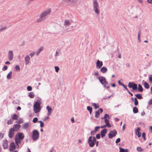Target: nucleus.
<instances>
[{"label":"nucleus","mask_w":152,"mask_h":152,"mask_svg":"<svg viewBox=\"0 0 152 152\" xmlns=\"http://www.w3.org/2000/svg\"><path fill=\"white\" fill-rule=\"evenodd\" d=\"M125 129H126L125 124H124L123 125V126L122 127L123 130L124 131Z\"/></svg>","instance_id":"63"},{"label":"nucleus","mask_w":152,"mask_h":152,"mask_svg":"<svg viewBox=\"0 0 152 152\" xmlns=\"http://www.w3.org/2000/svg\"><path fill=\"white\" fill-rule=\"evenodd\" d=\"M8 141L6 140H4L2 143V146L4 149H7L8 148Z\"/></svg>","instance_id":"14"},{"label":"nucleus","mask_w":152,"mask_h":152,"mask_svg":"<svg viewBox=\"0 0 152 152\" xmlns=\"http://www.w3.org/2000/svg\"><path fill=\"white\" fill-rule=\"evenodd\" d=\"M49 116L50 115L48 116V115H47V116L45 117V118L44 119L43 121H45L46 120L49 119Z\"/></svg>","instance_id":"58"},{"label":"nucleus","mask_w":152,"mask_h":152,"mask_svg":"<svg viewBox=\"0 0 152 152\" xmlns=\"http://www.w3.org/2000/svg\"><path fill=\"white\" fill-rule=\"evenodd\" d=\"M70 24V23L69 20H65L64 21V25L65 26H69Z\"/></svg>","instance_id":"26"},{"label":"nucleus","mask_w":152,"mask_h":152,"mask_svg":"<svg viewBox=\"0 0 152 152\" xmlns=\"http://www.w3.org/2000/svg\"><path fill=\"white\" fill-rule=\"evenodd\" d=\"M152 104V99H151L148 102V104L151 105Z\"/></svg>","instance_id":"62"},{"label":"nucleus","mask_w":152,"mask_h":152,"mask_svg":"<svg viewBox=\"0 0 152 152\" xmlns=\"http://www.w3.org/2000/svg\"><path fill=\"white\" fill-rule=\"evenodd\" d=\"M103 110L102 108H100L98 111L95 112V117L96 118H98L99 116V112L102 113L103 112Z\"/></svg>","instance_id":"17"},{"label":"nucleus","mask_w":152,"mask_h":152,"mask_svg":"<svg viewBox=\"0 0 152 152\" xmlns=\"http://www.w3.org/2000/svg\"><path fill=\"white\" fill-rule=\"evenodd\" d=\"M134 104L135 106H137L138 104V102L137 99V98H134Z\"/></svg>","instance_id":"39"},{"label":"nucleus","mask_w":152,"mask_h":152,"mask_svg":"<svg viewBox=\"0 0 152 152\" xmlns=\"http://www.w3.org/2000/svg\"><path fill=\"white\" fill-rule=\"evenodd\" d=\"M104 122L105 123H107L109 122V121L107 119H105L104 120Z\"/></svg>","instance_id":"64"},{"label":"nucleus","mask_w":152,"mask_h":152,"mask_svg":"<svg viewBox=\"0 0 152 152\" xmlns=\"http://www.w3.org/2000/svg\"><path fill=\"white\" fill-rule=\"evenodd\" d=\"M137 98L139 99H142V97L141 94H137L134 95Z\"/></svg>","instance_id":"28"},{"label":"nucleus","mask_w":152,"mask_h":152,"mask_svg":"<svg viewBox=\"0 0 152 152\" xmlns=\"http://www.w3.org/2000/svg\"><path fill=\"white\" fill-rule=\"evenodd\" d=\"M96 141V139L94 136H91L89 137L88 142L89 146L90 147H92L95 145Z\"/></svg>","instance_id":"5"},{"label":"nucleus","mask_w":152,"mask_h":152,"mask_svg":"<svg viewBox=\"0 0 152 152\" xmlns=\"http://www.w3.org/2000/svg\"><path fill=\"white\" fill-rule=\"evenodd\" d=\"M65 2H66L69 4H74L76 3L77 0H64Z\"/></svg>","instance_id":"20"},{"label":"nucleus","mask_w":152,"mask_h":152,"mask_svg":"<svg viewBox=\"0 0 152 152\" xmlns=\"http://www.w3.org/2000/svg\"><path fill=\"white\" fill-rule=\"evenodd\" d=\"M137 151L139 152H141L142 151V149L140 147H138L137 148Z\"/></svg>","instance_id":"46"},{"label":"nucleus","mask_w":152,"mask_h":152,"mask_svg":"<svg viewBox=\"0 0 152 152\" xmlns=\"http://www.w3.org/2000/svg\"><path fill=\"white\" fill-rule=\"evenodd\" d=\"M39 133L38 131L36 130H34L32 132V138L34 141L37 140L39 137Z\"/></svg>","instance_id":"6"},{"label":"nucleus","mask_w":152,"mask_h":152,"mask_svg":"<svg viewBox=\"0 0 152 152\" xmlns=\"http://www.w3.org/2000/svg\"><path fill=\"white\" fill-rule=\"evenodd\" d=\"M46 109L48 110L47 115H50L52 113V109L48 106L46 107Z\"/></svg>","instance_id":"21"},{"label":"nucleus","mask_w":152,"mask_h":152,"mask_svg":"<svg viewBox=\"0 0 152 152\" xmlns=\"http://www.w3.org/2000/svg\"><path fill=\"white\" fill-rule=\"evenodd\" d=\"M120 140H121V139L120 138H118V139H117L115 141V143H117L118 142H120Z\"/></svg>","instance_id":"56"},{"label":"nucleus","mask_w":152,"mask_h":152,"mask_svg":"<svg viewBox=\"0 0 152 152\" xmlns=\"http://www.w3.org/2000/svg\"><path fill=\"white\" fill-rule=\"evenodd\" d=\"M122 86L126 90H128V89L127 88V86L126 85H125L123 84Z\"/></svg>","instance_id":"61"},{"label":"nucleus","mask_w":152,"mask_h":152,"mask_svg":"<svg viewBox=\"0 0 152 152\" xmlns=\"http://www.w3.org/2000/svg\"><path fill=\"white\" fill-rule=\"evenodd\" d=\"M142 137L143 139L144 140H145V132H143L142 133Z\"/></svg>","instance_id":"54"},{"label":"nucleus","mask_w":152,"mask_h":152,"mask_svg":"<svg viewBox=\"0 0 152 152\" xmlns=\"http://www.w3.org/2000/svg\"><path fill=\"white\" fill-rule=\"evenodd\" d=\"M138 90L140 92H142L143 91V88L141 85L140 84L138 85Z\"/></svg>","instance_id":"30"},{"label":"nucleus","mask_w":152,"mask_h":152,"mask_svg":"<svg viewBox=\"0 0 152 152\" xmlns=\"http://www.w3.org/2000/svg\"><path fill=\"white\" fill-rule=\"evenodd\" d=\"M117 134V132L116 130L114 129L113 131H111L108 134V136L109 138H112L115 136Z\"/></svg>","instance_id":"9"},{"label":"nucleus","mask_w":152,"mask_h":152,"mask_svg":"<svg viewBox=\"0 0 152 152\" xmlns=\"http://www.w3.org/2000/svg\"><path fill=\"white\" fill-rule=\"evenodd\" d=\"M21 140L18 139L16 137H15V141L16 144V147L18 148L19 147H21L23 145V144L21 143Z\"/></svg>","instance_id":"7"},{"label":"nucleus","mask_w":152,"mask_h":152,"mask_svg":"<svg viewBox=\"0 0 152 152\" xmlns=\"http://www.w3.org/2000/svg\"><path fill=\"white\" fill-rule=\"evenodd\" d=\"M149 80L150 83H152V75L149 76Z\"/></svg>","instance_id":"42"},{"label":"nucleus","mask_w":152,"mask_h":152,"mask_svg":"<svg viewBox=\"0 0 152 152\" xmlns=\"http://www.w3.org/2000/svg\"><path fill=\"white\" fill-rule=\"evenodd\" d=\"M92 106L94 107L95 109H97L99 108V106L98 104H96L95 103L92 104Z\"/></svg>","instance_id":"34"},{"label":"nucleus","mask_w":152,"mask_h":152,"mask_svg":"<svg viewBox=\"0 0 152 152\" xmlns=\"http://www.w3.org/2000/svg\"><path fill=\"white\" fill-rule=\"evenodd\" d=\"M7 29L6 27H2L0 28V32L4 30L5 29Z\"/></svg>","instance_id":"53"},{"label":"nucleus","mask_w":152,"mask_h":152,"mask_svg":"<svg viewBox=\"0 0 152 152\" xmlns=\"http://www.w3.org/2000/svg\"><path fill=\"white\" fill-rule=\"evenodd\" d=\"M51 12L50 9H48L43 11L39 16L40 18L37 19V21L38 23L41 22L45 20L48 15Z\"/></svg>","instance_id":"1"},{"label":"nucleus","mask_w":152,"mask_h":152,"mask_svg":"<svg viewBox=\"0 0 152 152\" xmlns=\"http://www.w3.org/2000/svg\"><path fill=\"white\" fill-rule=\"evenodd\" d=\"M103 65V63L102 61L98 60L96 63V66L97 69H100Z\"/></svg>","instance_id":"12"},{"label":"nucleus","mask_w":152,"mask_h":152,"mask_svg":"<svg viewBox=\"0 0 152 152\" xmlns=\"http://www.w3.org/2000/svg\"><path fill=\"white\" fill-rule=\"evenodd\" d=\"M140 128L138 127L136 129L135 131L136 134L138 136V137H141V134L140 132Z\"/></svg>","instance_id":"22"},{"label":"nucleus","mask_w":152,"mask_h":152,"mask_svg":"<svg viewBox=\"0 0 152 152\" xmlns=\"http://www.w3.org/2000/svg\"><path fill=\"white\" fill-rule=\"evenodd\" d=\"M34 94L33 92H30L29 93V96L31 98H33L34 97Z\"/></svg>","instance_id":"35"},{"label":"nucleus","mask_w":152,"mask_h":152,"mask_svg":"<svg viewBox=\"0 0 152 152\" xmlns=\"http://www.w3.org/2000/svg\"><path fill=\"white\" fill-rule=\"evenodd\" d=\"M3 136V134L2 133H0V140H1Z\"/></svg>","instance_id":"60"},{"label":"nucleus","mask_w":152,"mask_h":152,"mask_svg":"<svg viewBox=\"0 0 152 152\" xmlns=\"http://www.w3.org/2000/svg\"><path fill=\"white\" fill-rule=\"evenodd\" d=\"M38 122L40 123V127L41 128H42L44 126V124L41 121H38Z\"/></svg>","instance_id":"36"},{"label":"nucleus","mask_w":152,"mask_h":152,"mask_svg":"<svg viewBox=\"0 0 152 152\" xmlns=\"http://www.w3.org/2000/svg\"><path fill=\"white\" fill-rule=\"evenodd\" d=\"M16 148V145H15L14 142H11L10 144V151H12Z\"/></svg>","instance_id":"15"},{"label":"nucleus","mask_w":152,"mask_h":152,"mask_svg":"<svg viewBox=\"0 0 152 152\" xmlns=\"http://www.w3.org/2000/svg\"><path fill=\"white\" fill-rule=\"evenodd\" d=\"M14 58L13 52L12 50H10L8 53V58L10 61H12Z\"/></svg>","instance_id":"10"},{"label":"nucleus","mask_w":152,"mask_h":152,"mask_svg":"<svg viewBox=\"0 0 152 152\" xmlns=\"http://www.w3.org/2000/svg\"><path fill=\"white\" fill-rule=\"evenodd\" d=\"M35 54V53L34 52H32L29 54V55L31 57V58L33 56L34 54Z\"/></svg>","instance_id":"48"},{"label":"nucleus","mask_w":152,"mask_h":152,"mask_svg":"<svg viewBox=\"0 0 152 152\" xmlns=\"http://www.w3.org/2000/svg\"><path fill=\"white\" fill-rule=\"evenodd\" d=\"M108 118V119H109L110 117L109 115L107 114H105L104 117H103L105 119H107L106 118Z\"/></svg>","instance_id":"47"},{"label":"nucleus","mask_w":152,"mask_h":152,"mask_svg":"<svg viewBox=\"0 0 152 152\" xmlns=\"http://www.w3.org/2000/svg\"><path fill=\"white\" fill-rule=\"evenodd\" d=\"M107 132V130L106 129H104L101 131V135L102 137H103L105 136V134Z\"/></svg>","instance_id":"19"},{"label":"nucleus","mask_w":152,"mask_h":152,"mask_svg":"<svg viewBox=\"0 0 152 152\" xmlns=\"http://www.w3.org/2000/svg\"><path fill=\"white\" fill-rule=\"evenodd\" d=\"M141 31L140 30L138 33V39L139 42H140V36L141 35Z\"/></svg>","instance_id":"38"},{"label":"nucleus","mask_w":152,"mask_h":152,"mask_svg":"<svg viewBox=\"0 0 152 152\" xmlns=\"http://www.w3.org/2000/svg\"><path fill=\"white\" fill-rule=\"evenodd\" d=\"M30 58L29 55H27L25 58V61L26 65H28L30 63Z\"/></svg>","instance_id":"16"},{"label":"nucleus","mask_w":152,"mask_h":152,"mask_svg":"<svg viewBox=\"0 0 152 152\" xmlns=\"http://www.w3.org/2000/svg\"><path fill=\"white\" fill-rule=\"evenodd\" d=\"M7 69V66L5 65L3 67L2 69V70L3 71H4L6 70Z\"/></svg>","instance_id":"51"},{"label":"nucleus","mask_w":152,"mask_h":152,"mask_svg":"<svg viewBox=\"0 0 152 152\" xmlns=\"http://www.w3.org/2000/svg\"><path fill=\"white\" fill-rule=\"evenodd\" d=\"M93 10L96 14L97 15L99 14V6L97 0L93 1Z\"/></svg>","instance_id":"2"},{"label":"nucleus","mask_w":152,"mask_h":152,"mask_svg":"<svg viewBox=\"0 0 152 152\" xmlns=\"http://www.w3.org/2000/svg\"><path fill=\"white\" fill-rule=\"evenodd\" d=\"M18 116L16 114H14L13 115V117H12V118L13 120H17L18 118Z\"/></svg>","instance_id":"37"},{"label":"nucleus","mask_w":152,"mask_h":152,"mask_svg":"<svg viewBox=\"0 0 152 152\" xmlns=\"http://www.w3.org/2000/svg\"><path fill=\"white\" fill-rule=\"evenodd\" d=\"M99 80L101 83L103 85L104 87L108 89L109 88V85L108 82L106 80L105 78L104 77H99Z\"/></svg>","instance_id":"3"},{"label":"nucleus","mask_w":152,"mask_h":152,"mask_svg":"<svg viewBox=\"0 0 152 152\" xmlns=\"http://www.w3.org/2000/svg\"><path fill=\"white\" fill-rule=\"evenodd\" d=\"M100 128V127L99 126H96L95 127V130H94V131H95V132H96L97 131V130L98 129H99Z\"/></svg>","instance_id":"57"},{"label":"nucleus","mask_w":152,"mask_h":152,"mask_svg":"<svg viewBox=\"0 0 152 152\" xmlns=\"http://www.w3.org/2000/svg\"><path fill=\"white\" fill-rule=\"evenodd\" d=\"M38 120V119L37 118V117H35L33 118L32 121L34 123H36L37 122Z\"/></svg>","instance_id":"41"},{"label":"nucleus","mask_w":152,"mask_h":152,"mask_svg":"<svg viewBox=\"0 0 152 152\" xmlns=\"http://www.w3.org/2000/svg\"><path fill=\"white\" fill-rule=\"evenodd\" d=\"M15 68L16 69V70L18 71H20V67L18 65H16L15 66Z\"/></svg>","instance_id":"49"},{"label":"nucleus","mask_w":152,"mask_h":152,"mask_svg":"<svg viewBox=\"0 0 152 152\" xmlns=\"http://www.w3.org/2000/svg\"><path fill=\"white\" fill-rule=\"evenodd\" d=\"M20 126L21 125L19 124H15L13 126V128H14L15 131H17L19 129L20 127Z\"/></svg>","instance_id":"18"},{"label":"nucleus","mask_w":152,"mask_h":152,"mask_svg":"<svg viewBox=\"0 0 152 152\" xmlns=\"http://www.w3.org/2000/svg\"><path fill=\"white\" fill-rule=\"evenodd\" d=\"M119 152H128V150L127 149H124V148L119 147Z\"/></svg>","instance_id":"27"},{"label":"nucleus","mask_w":152,"mask_h":152,"mask_svg":"<svg viewBox=\"0 0 152 152\" xmlns=\"http://www.w3.org/2000/svg\"><path fill=\"white\" fill-rule=\"evenodd\" d=\"M41 101L38 100L34 105V110L35 113H37L39 112L41 110Z\"/></svg>","instance_id":"4"},{"label":"nucleus","mask_w":152,"mask_h":152,"mask_svg":"<svg viewBox=\"0 0 152 152\" xmlns=\"http://www.w3.org/2000/svg\"><path fill=\"white\" fill-rule=\"evenodd\" d=\"M43 47L42 46L39 49H38V51L36 53V55L38 56L40 53V52L43 50Z\"/></svg>","instance_id":"25"},{"label":"nucleus","mask_w":152,"mask_h":152,"mask_svg":"<svg viewBox=\"0 0 152 152\" xmlns=\"http://www.w3.org/2000/svg\"><path fill=\"white\" fill-rule=\"evenodd\" d=\"M100 71L102 73H106L107 70V68L103 66L100 69Z\"/></svg>","instance_id":"24"},{"label":"nucleus","mask_w":152,"mask_h":152,"mask_svg":"<svg viewBox=\"0 0 152 152\" xmlns=\"http://www.w3.org/2000/svg\"><path fill=\"white\" fill-rule=\"evenodd\" d=\"M13 121L12 120L10 119V120H8L7 122V124H10L12 123Z\"/></svg>","instance_id":"43"},{"label":"nucleus","mask_w":152,"mask_h":152,"mask_svg":"<svg viewBox=\"0 0 152 152\" xmlns=\"http://www.w3.org/2000/svg\"><path fill=\"white\" fill-rule=\"evenodd\" d=\"M12 76V72L11 71H10L8 74H7V79H10L11 78V77Z\"/></svg>","instance_id":"31"},{"label":"nucleus","mask_w":152,"mask_h":152,"mask_svg":"<svg viewBox=\"0 0 152 152\" xmlns=\"http://www.w3.org/2000/svg\"><path fill=\"white\" fill-rule=\"evenodd\" d=\"M59 51L58 50H57L56 51V54L55 55V57H56L58 56V54L59 53Z\"/></svg>","instance_id":"59"},{"label":"nucleus","mask_w":152,"mask_h":152,"mask_svg":"<svg viewBox=\"0 0 152 152\" xmlns=\"http://www.w3.org/2000/svg\"><path fill=\"white\" fill-rule=\"evenodd\" d=\"M142 83L143 84L144 87L146 89H148L149 88V85L148 83L144 80L142 81Z\"/></svg>","instance_id":"23"},{"label":"nucleus","mask_w":152,"mask_h":152,"mask_svg":"<svg viewBox=\"0 0 152 152\" xmlns=\"http://www.w3.org/2000/svg\"><path fill=\"white\" fill-rule=\"evenodd\" d=\"M138 109L137 107H133V112L134 113H136L138 112Z\"/></svg>","instance_id":"32"},{"label":"nucleus","mask_w":152,"mask_h":152,"mask_svg":"<svg viewBox=\"0 0 152 152\" xmlns=\"http://www.w3.org/2000/svg\"><path fill=\"white\" fill-rule=\"evenodd\" d=\"M96 138L99 139L100 138V134H97L96 135Z\"/></svg>","instance_id":"55"},{"label":"nucleus","mask_w":152,"mask_h":152,"mask_svg":"<svg viewBox=\"0 0 152 152\" xmlns=\"http://www.w3.org/2000/svg\"><path fill=\"white\" fill-rule=\"evenodd\" d=\"M128 86L129 88H132L133 90H136L137 89V85L133 82H129Z\"/></svg>","instance_id":"8"},{"label":"nucleus","mask_w":152,"mask_h":152,"mask_svg":"<svg viewBox=\"0 0 152 152\" xmlns=\"http://www.w3.org/2000/svg\"><path fill=\"white\" fill-rule=\"evenodd\" d=\"M32 88L31 86H28L27 87V90L28 91H31Z\"/></svg>","instance_id":"50"},{"label":"nucleus","mask_w":152,"mask_h":152,"mask_svg":"<svg viewBox=\"0 0 152 152\" xmlns=\"http://www.w3.org/2000/svg\"><path fill=\"white\" fill-rule=\"evenodd\" d=\"M29 125V124L28 122L24 124L23 126V129H27L28 128Z\"/></svg>","instance_id":"29"},{"label":"nucleus","mask_w":152,"mask_h":152,"mask_svg":"<svg viewBox=\"0 0 152 152\" xmlns=\"http://www.w3.org/2000/svg\"><path fill=\"white\" fill-rule=\"evenodd\" d=\"M55 69L56 72H58L59 69V67L57 66H55Z\"/></svg>","instance_id":"45"},{"label":"nucleus","mask_w":152,"mask_h":152,"mask_svg":"<svg viewBox=\"0 0 152 152\" xmlns=\"http://www.w3.org/2000/svg\"><path fill=\"white\" fill-rule=\"evenodd\" d=\"M14 128H11L8 134V136L10 138H12L14 134Z\"/></svg>","instance_id":"13"},{"label":"nucleus","mask_w":152,"mask_h":152,"mask_svg":"<svg viewBox=\"0 0 152 152\" xmlns=\"http://www.w3.org/2000/svg\"><path fill=\"white\" fill-rule=\"evenodd\" d=\"M105 125L108 128H110L111 127V124L109 123V122L107 123H105Z\"/></svg>","instance_id":"44"},{"label":"nucleus","mask_w":152,"mask_h":152,"mask_svg":"<svg viewBox=\"0 0 152 152\" xmlns=\"http://www.w3.org/2000/svg\"><path fill=\"white\" fill-rule=\"evenodd\" d=\"M23 121V119L22 118H20L19 120L17 121V122L19 124H19L22 123Z\"/></svg>","instance_id":"40"},{"label":"nucleus","mask_w":152,"mask_h":152,"mask_svg":"<svg viewBox=\"0 0 152 152\" xmlns=\"http://www.w3.org/2000/svg\"><path fill=\"white\" fill-rule=\"evenodd\" d=\"M87 110L89 111L90 113L91 114L92 111V107L89 106H87Z\"/></svg>","instance_id":"33"},{"label":"nucleus","mask_w":152,"mask_h":152,"mask_svg":"<svg viewBox=\"0 0 152 152\" xmlns=\"http://www.w3.org/2000/svg\"><path fill=\"white\" fill-rule=\"evenodd\" d=\"M15 137L22 140L24 137V135L22 133H18L16 135Z\"/></svg>","instance_id":"11"},{"label":"nucleus","mask_w":152,"mask_h":152,"mask_svg":"<svg viewBox=\"0 0 152 152\" xmlns=\"http://www.w3.org/2000/svg\"><path fill=\"white\" fill-rule=\"evenodd\" d=\"M96 132L94 131V130L92 131H91V135H94L96 133Z\"/></svg>","instance_id":"52"}]
</instances>
